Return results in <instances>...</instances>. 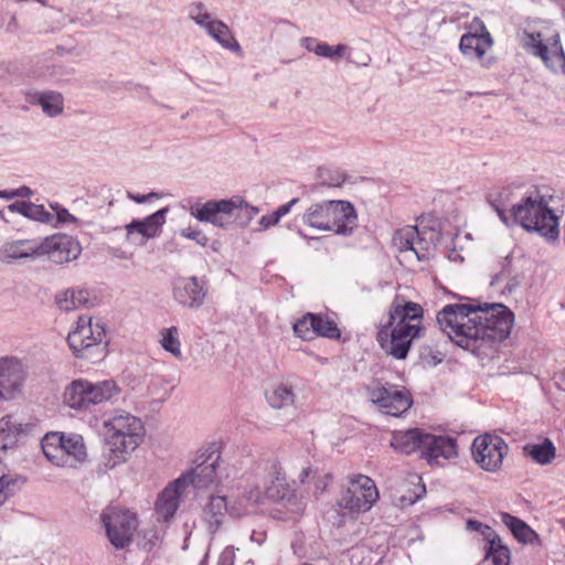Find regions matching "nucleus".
Returning a JSON list of instances; mask_svg holds the SVG:
<instances>
[{
    "instance_id": "1",
    "label": "nucleus",
    "mask_w": 565,
    "mask_h": 565,
    "mask_svg": "<svg viewBox=\"0 0 565 565\" xmlns=\"http://www.w3.org/2000/svg\"><path fill=\"white\" fill-rule=\"evenodd\" d=\"M437 323L458 347L481 356L509 337L513 313L501 303L447 305L438 312Z\"/></svg>"
},
{
    "instance_id": "2",
    "label": "nucleus",
    "mask_w": 565,
    "mask_h": 565,
    "mask_svg": "<svg viewBox=\"0 0 565 565\" xmlns=\"http://www.w3.org/2000/svg\"><path fill=\"white\" fill-rule=\"evenodd\" d=\"M106 447L105 468L114 469L125 462L128 456L139 446L143 435L141 420L125 411L115 412L104 422Z\"/></svg>"
},
{
    "instance_id": "3",
    "label": "nucleus",
    "mask_w": 565,
    "mask_h": 565,
    "mask_svg": "<svg viewBox=\"0 0 565 565\" xmlns=\"http://www.w3.org/2000/svg\"><path fill=\"white\" fill-rule=\"evenodd\" d=\"M511 216L527 232H536L547 241L558 238L557 216L540 194L524 198L513 205Z\"/></svg>"
},
{
    "instance_id": "4",
    "label": "nucleus",
    "mask_w": 565,
    "mask_h": 565,
    "mask_svg": "<svg viewBox=\"0 0 565 565\" xmlns=\"http://www.w3.org/2000/svg\"><path fill=\"white\" fill-rule=\"evenodd\" d=\"M41 447L45 458L60 468L77 469L88 458L83 436L74 433H47Z\"/></svg>"
},
{
    "instance_id": "5",
    "label": "nucleus",
    "mask_w": 565,
    "mask_h": 565,
    "mask_svg": "<svg viewBox=\"0 0 565 565\" xmlns=\"http://www.w3.org/2000/svg\"><path fill=\"white\" fill-rule=\"evenodd\" d=\"M120 393V387L113 380L93 383L79 379L66 386L64 402L70 408L89 411L96 405L117 401Z\"/></svg>"
},
{
    "instance_id": "6",
    "label": "nucleus",
    "mask_w": 565,
    "mask_h": 565,
    "mask_svg": "<svg viewBox=\"0 0 565 565\" xmlns=\"http://www.w3.org/2000/svg\"><path fill=\"white\" fill-rule=\"evenodd\" d=\"M521 43L527 53L540 57L550 71H561L565 75V52L556 30L545 25L540 30L524 31Z\"/></svg>"
},
{
    "instance_id": "7",
    "label": "nucleus",
    "mask_w": 565,
    "mask_h": 565,
    "mask_svg": "<svg viewBox=\"0 0 565 565\" xmlns=\"http://www.w3.org/2000/svg\"><path fill=\"white\" fill-rule=\"evenodd\" d=\"M104 338L105 329L99 323L93 324L90 317L81 316L76 328L68 333L67 343L76 356L97 362L106 354Z\"/></svg>"
},
{
    "instance_id": "8",
    "label": "nucleus",
    "mask_w": 565,
    "mask_h": 565,
    "mask_svg": "<svg viewBox=\"0 0 565 565\" xmlns=\"http://www.w3.org/2000/svg\"><path fill=\"white\" fill-rule=\"evenodd\" d=\"M377 500L379 491L375 482L367 476L356 475L350 479L337 504L351 514H359L371 510Z\"/></svg>"
},
{
    "instance_id": "9",
    "label": "nucleus",
    "mask_w": 565,
    "mask_h": 565,
    "mask_svg": "<svg viewBox=\"0 0 565 565\" xmlns=\"http://www.w3.org/2000/svg\"><path fill=\"white\" fill-rule=\"evenodd\" d=\"M263 470L270 482L267 488L268 498L278 501L290 513L299 514L305 509V498L297 489L286 483L280 465L276 460H267L264 462Z\"/></svg>"
},
{
    "instance_id": "10",
    "label": "nucleus",
    "mask_w": 565,
    "mask_h": 565,
    "mask_svg": "<svg viewBox=\"0 0 565 565\" xmlns=\"http://www.w3.org/2000/svg\"><path fill=\"white\" fill-rule=\"evenodd\" d=\"M243 204L244 199L236 195L231 199L191 203L188 207V212L199 222L211 223L216 227L224 228L230 224L234 211Z\"/></svg>"
},
{
    "instance_id": "11",
    "label": "nucleus",
    "mask_w": 565,
    "mask_h": 565,
    "mask_svg": "<svg viewBox=\"0 0 565 565\" xmlns=\"http://www.w3.org/2000/svg\"><path fill=\"white\" fill-rule=\"evenodd\" d=\"M102 523L109 542L116 548L128 546L138 526L135 513L118 508H109L102 514Z\"/></svg>"
},
{
    "instance_id": "12",
    "label": "nucleus",
    "mask_w": 565,
    "mask_h": 565,
    "mask_svg": "<svg viewBox=\"0 0 565 565\" xmlns=\"http://www.w3.org/2000/svg\"><path fill=\"white\" fill-rule=\"evenodd\" d=\"M367 396L386 415L398 417L412 406V397L405 387L396 385H383L375 382L367 386Z\"/></svg>"
},
{
    "instance_id": "13",
    "label": "nucleus",
    "mask_w": 565,
    "mask_h": 565,
    "mask_svg": "<svg viewBox=\"0 0 565 565\" xmlns=\"http://www.w3.org/2000/svg\"><path fill=\"white\" fill-rule=\"evenodd\" d=\"M509 447L498 435L484 434L475 438L472 456L475 461L486 471H498L507 456Z\"/></svg>"
},
{
    "instance_id": "14",
    "label": "nucleus",
    "mask_w": 565,
    "mask_h": 565,
    "mask_svg": "<svg viewBox=\"0 0 565 565\" xmlns=\"http://www.w3.org/2000/svg\"><path fill=\"white\" fill-rule=\"evenodd\" d=\"M220 455L214 452L201 454L193 461V466L179 478H184L183 487L192 486L196 491L210 489L218 484Z\"/></svg>"
},
{
    "instance_id": "15",
    "label": "nucleus",
    "mask_w": 565,
    "mask_h": 565,
    "mask_svg": "<svg viewBox=\"0 0 565 565\" xmlns=\"http://www.w3.org/2000/svg\"><path fill=\"white\" fill-rule=\"evenodd\" d=\"M28 376V367L21 359L17 356H1L0 398L12 401L20 396Z\"/></svg>"
},
{
    "instance_id": "16",
    "label": "nucleus",
    "mask_w": 565,
    "mask_h": 565,
    "mask_svg": "<svg viewBox=\"0 0 565 565\" xmlns=\"http://www.w3.org/2000/svg\"><path fill=\"white\" fill-rule=\"evenodd\" d=\"M420 329L407 327L406 330L396 327L379 326L376 340L381 348L397 360L406 359L413 341L420 339Z\"/></svg>"
},
{
    "instance_id": "17",
    "label": "nucleus",
    "mask_w": 565,
    "mask_h": 565,
    "mask_svg": "<svg viewBox=\"0 0 565 565\" xmlns=\"http://www.w3.org/2000/svg\"><path fill=\"white\" fill-rule=\"evenodd\" d=\"M493 45V39L486 25L477 21L475 32L465 33L459 42V50L462 55L471 61H478L482 67H490L493 63L492 57H487V53Z\"/></svg>"
},
{
    "instance_id": "18",
    "label": "nucleus",
    "mask_w": 565,
    "mask_h": 565,
    "mask_svg": "<svg viewBox=\"0 0 565 565\" xmlns=\"http://www.w3.org/2000/svg\"><path fill=\"white\" fill-rule=\"evenodd\" d=\"M423 315L424 310L420 305L408 301L402 296H396L388 308L387 321L380 326L396 327L402 330L411 327L420 329V334H424Z\"/></svg>"
},
{
    "instance_id": "19",
    "label": "nucleus",
    "mask_w": 565,
    "mask_h": 565,
    "mask_svg": "<svg viewBox=\"0 0 565 565\" xmlns=\"http://www.w3.org/2000/svg\"><path fill=\"white\" fill-rule=\"evenodd\" d=\"M168 212L169 209L163 207L145 218L132 220L125 226V241L134 246H145L149 239L159 235L161 227L166 223Z\"/></svg>"
},
{
    "instance_id": "20",
    "label": "nucleus",
    "mask_w": 565,
    "mask_h": 565,
    "mask_svg": "<svg viewBox=\"0 0 565 565\" xmlns=\"http://www.w3.org/2000/svg\"><path fill=\"white\" fill-rule=\"evenodd\" d=\"M468 531L479 532L486 541V559L491 565H510L511 552L502 539L494 532V530L477 520H468L466 522Z\"/></svg>"
},
{
    "instance_id": "21",
    "label": "nucleus",
    "mask_w": 565,
    "mask_h": 565,
    "mask_svg": "<svg viewBox=\"0 0 565 565\" xmlns=\"http://www.w3.org/2000/svg\"><path fill=\"white\" fill-rule=\"evenodd\" d=\"M206 292V288L194 276L180 277L173 282V299L190 309L200 308L204 303Z\"/></svg>"
},
{
    "instance_id": "22",
    "label": "nucleus",
    "mask_w": 565,
    "mask_h": 565,
    "mask_svg": "<svg viewBox=\"0 0 565 565\" xmlns=\"http://www.w3.org/2000/svg\"><path fill=\"white\" fill-rule=\"evenodd\" d=\"M49 254L51 260L57 264L76 259L81 254L77 241L67 235H53L41 243V254Z\"/></svg>"
},
{
    "instance_id": "23",
    "label": "nucleus",
    "mask_w": 565,
    "mask_h": 565,
    "mask_svg": "<svg viewBox=\"0 0 565 565\" xmlns=\"http://www.w3.org/2000/svg\"><path fill=\"white\" fill-rule=\"evenodd\" d=\"M330 228L338 235L349 236L358 226V215L352 203L342 200H330Z\"/></svg>"
},
{
    "instance_id": "24",
    "label": "nucleus",
    "mask_w": 565,
    "mask_h": 565,
    "mask_svg": "<svg viewBox=\"0 0 565 565\" xmlns=\"http://www.w3.org/2000/svg\"><path fill=\"white\" fill-rule=\"evenodd\" d=\"M423 455L429 465H440V459L449 460L458 456L457 441L450 436L427 434Z\"/></svg>"
},
{
    "instance_id": "25",
    "label": "nucleus",
    "mask_w": 565,
    "mask_h": 565,
    "mask_svg": "<svg viewBox=\"0 0 565 565\" xmlns=\"http://www.w3.org/2000/svg\"><path fill=\"white\" fill-rule=\"evenodd\" d=\"M183 480L184 478L173 480L158 495L154 509L163 521L171 519L180 505L185 490Z\"/></svg>"
},
{
    "instance_id": "26",
    "label": "nucleus",
    "mask_w": 565,
    "mask_h": 565,
    "mask_svg": "<svg viewBox=\"0 0 565 565\" xmlns=\"http://www.w3.org/2000/svg\"><path fill=\"white\" fill-rule=\"evenodd\" d=\"M35 255H41V244L31 239L7 242L0 248V262L4 264L32 258Z\"/></svg>"
},
{
    "instance_id": "27",
    "label": "nucleus",
    "mask_w": 565,
    "mask_h": 565,
    "mask_svg": "<svg viewBox=\"0 0 565 565\" xmlns=\"http://www.w3.org/2000/svg\"><path fill=\"white\" fill-rule=\"evenodd\" d=\"M26 100L31 105L40 106L42 111L49 117H57L64 111V97L55 90L30 92Z\"/></svg>"
},
{
    "instance_id": "28",
    "label": "nucleus",
    "mask_w": 565,
    "mask_h": 565,
    "mask_svg": "<svg viewBox=\"0 0 565 565\" xmlns=\"http://www.w3.org/2000/svg\"><path fill=\"white\" fill-rule=\"evenodd\" d=\"M427 434L418 428L394 431L391 446L398 452L409 455L417 449L424 451V438Z\"/></svg>"
},
{
    "instance_id": "29",
    "label": "nucleus",
    "mask_w": 565,
    "mask_h": 565,
    "mask_svg": "<svg viewBox=\"0 0 565 565\" xmlns=\"http://www.w3.org/2000/svg\"><path fill=\"white\" fill-rule=\"evenodd\" d=\"M330 200L312 203L301 215V221L307 226L328 232L330 228Z\"/></svg>"
},
{
    "instance_id": "30",
    "label": "nucleus",
    "mask_w": 565,
    "mask_h": 565,
    "mask_svg": "<svg viewBox=\"0 0 565 565\" xmlns=\"http://www.w3.org/2000/svg\"><path fill=\"white\" fill-rule=\"evenodd\" d=\"M235 508H228L226 498L223 495L211 497L204 508L203 518L207 524L209 531L214 533L222 524L226 512L234 514Z\"/></svg>"
},
{
    "instance_id": "31",
    "label": "nucleus",
    "mask_w": 565,
    "mask_h": 565,
    "mask_svg": "<svg viewBox=\"0 0 565 565\" xmlns=\"http://www.w3.org/2000/svg\"><path fill=\"white\" fill-rule=\"evenodd\" d=\"M500 519L519 542L523 544L540 543L539 534L523 520L507 512L501 513Z\"/></svg>"
},
{
    "instance_id": "32",
    "label": "nucleus",
    "mask_w": 565,
    "mask_h": 565,
    "mask_svg": "<svg viewBox=\"0 0 565 565\" xmlns=\"http://www.w3.org/2000/svg\"><path fill=\"white\" fill-rule=\"evenodd\" d=\"M209 36L215 40L221 46L232 52L241 50L239 43L233 36L230 28L221 20L214 19L205 26H202Z\"/></svg>"
},
{
    "instance_id": "33",
    "label": "nucleus",
    "mask_w": 565,
    "mask_h": 565,
    "mask_svg": "<svg viewBox=\"0 0 565 565\" xmlns=\"http://www.w3.org/2000/svg\"><path fill=\"white\" fill-rule=\"evenodd\" d=\"M26 427L12 415L2 417L0 419V449L7 450L14 447L19 436L26 431Z\"/></svg>"
},
{
    "instance_id": "34",
    "label": "nucleus",
    "mask_w": 565,
    "mask_h": 565,
    "mask_svg": "<svg viewBox=\"0 0 565 565\" xmlns=\"http://www.w3.org/2000/svg\"><path fill=\"white\" fill-rule=\"evenodd\" d=\"M12 213L21 214L22 216L44 224H51L54 221V214L45 210L42 204H35L30 201H17L8 206Z\"/></svg>"
},
{
    "instance_id": "35",
    "label": "nucleus",
    "mask_w": 565,
    "mask_h": 565,
    "mask_svg": "<svg viewBox=\"0 0 565 565\" xmlns=\"http://www.w3.org/2000/svg\"><path fill=\"white\" fill-rule=\"evenodd\" d=\"M523 452L534 462L545 466L553 461L556 449L550 439H544L539 444H526L523 447Z\"/></svg>"
},
{
    "instance_id": "36",
    "label": "nucleus",
    "mask_w": 565,
    "mask_h": 565,
    "mask_svg": "<svg viewBox=\"0 0 565 565\" xmlns=\"http://www.w3.org/2000/svg\"><path fill=\"white\" fill-rule=\"evenodd\" d=\"M266 399L273 408H285L294 405L295 392L291 385L280 383L267 391Z\"/></svg>"
},
{
    "instance_id": "37",
    "label": "nucleus",
    "mask_w": 565,
    "mask_h": 565,
    "mask_svg": "<svg viewBox=\"0 0 565 565\" xmlns=\"http://www.w3.org/2000/svg\"><path fill=\"white\" fill-rule=\"evenodd\" d=\"M56 305L63 311H72L88 302V292L83 289H66L55 297Z\"/></svg>"
},
{
    "instance_id": "38",
    "label": "nucleus",
    "mask_w": 565,
    "mask_h": 565,
    "mask_svg": "<svg viewBox=\"0 0 565 565\" xmlns=\"http://www.w3.org/2000/svg\"><path fill=\"white\" fill-rule=\"evenodd\" d=\"M301 484L313 483L315 495L323 493L332 481V476L328 472L312 469L311 467L305 468L299 475Z\"/></svg>"
},
{
    "instance_id": "39",
    "label": "nucleus",
    "mask_w": 565,
    "mask_h": 565,
    "mask_svg": "<svg viewBox=\"0 0 565 565\" xmlns=\"http://www.w3.org/2000/svg\"><path fill=\"white\" fill-rule=\"evenodd\" d=\"M436 247V233L434 231L418 230V237L415 238L413 254L417 260H427Z\"/></svg>"
},
{
    "instance_id": "40",
    "label": "nucleus",
    "mask_w": 565,
    "mask_h": 565,
    "mask_svg": "<svg viewBox=\"0 0 565 565\" xmlns=\"http://www.w3.org/2000/svg\"><path fill=\"white\" fill-rule=\"evenodd\" d=\"M160 345L175 359H182L181 341L179 329L174 326L164 328L160 331Z\"/></svg>"
},
{
    "instance_id": "41",
    "label": "nucleus",
    "mask_w": 565,
    "mask_h": 565,
    "mask_svg": "<svg viewBox=\"0 0 565 565\" xmlns=\"http://www.w3.org/2000/svg\"><path fill=\"white\" fill-rule=\"evenodd\" d=\"M417 237V226H405L395 232L393 236V245L399 253H413L415 238Z\"/></svg>"
},
{
    "instance_id": "42",
    "label": "nucleus",
    "mask_w": 565,
    "mask_h": 565,
    "mask_svg": "<svg viewBox=\"0 0 565 565\" xmlns=\"http://www.w3.org/2000/svg\"><path fill=\"white\" fill-rule=\"evenodd\" d=\"M315 337H324L329 339H338L341 335L335 322L321 315H316Z\"/></svg>"
},
{
    "instance_id": "43",
    "label": "nucleus",
    "mask_w": 565,
    "mask_h": 565,
    "mask_svg": "<svg viewBox=\"0 0 565 565\" xmlns=\"http://www.w3.org/2000/svg\"><path fill=\"white\" fill-rule=\"evenodd\" d=\"M189 18L200 28L205 26L214 18L209 12L207 7L201 1H194L188 7Z\"/></svg>"
},
{
    "instance_id": "44",
    "label": "nucleus",
    "mask_w": 565,
    "mask_h": 565,
    "mask_svg": "<svg viewBox=\"0 0 565 565\" xmlns=\"http://www.w3.org/2000/svg\"><path fill=\"white\" fill-rule=\"evenodd\" d=\"M315 321H316V315L315 313H307L301 319H299L297 322L294 323V332L297 337L301 338L302 340H311L315 337Z\"/></svg>"
},
{
    "instance_id": "45",
    "label": "nucleus",
    "mask_w": 565,
    "mask_h": 565,
    "mask_svg": "<svg viewBox=\"0 0 565 565\" xmlns=\"http://www.w3.org/2000/svg\"><path fill=\"white\" fill-rule=\"evenodd\" d=\"M263 469H264V463L262 466H259L257 475H264V478H265L264 486L257 484V486H255V488L250 489L245 494V500L248 503H250L252 505L260 504L264 502L265 498H268L267 488L270 484H267V481H269V479L266 477V472Z\"/></svg>"
},
{
    "instance_id": "46",
    "label": "nucleus",
    "mask_w": 565,
    "mask_h": 565,
    "mask_svg": "<svg viewBox=\"0 0 565 565\" xmlns=\"http://www.w3.org/2000/svg\"><path fill=\"white\" fill-rule=\"evenodd\" d=\"M412 486L415 487V491L409 494V495H406V494H402L399 498H398V502L402 507H407V505H412L414 504L415 502H417L426 492V488L425 486L422 483V480L418 476H412L409 481H408Z\"/></svg>"
},
{
    "instance_id": "47",
    "label": "nucleus",
    "mask_w": 565,
    "mask_h": 565,
    "mask_svg": "<svg viewBox=\"0 0 565 565\" xmlns=\"http://www.w3.org/2000/svg\"><path fill=\"white\" fill-rule=\"evenodd\" d=\"M347 50V46L343 44H339L337 46H331L324 42H318V46H316V54L318 56L334 58L341 56Z\"/></svg>"
},
{
    "instance_id": "48",
    "label": "nucleus",
    "mask_w": 565,
    "mask_h": 565,
    "mask_svg": "<svg viewBox=\"0 0 565 565\" xmlns=\"http://www.w3.org/2000/svg\"><path fill=\"white\" fill-rule=\"evenodd\" d=\"M502 284H504V288H508L510 291L512 288L516 287L520 284L518 278L510 277V269L507 266H504L502 270L499 274H497L490 282L491 286H499Z\"/></svg>"
},
{
    "instance_id": "49",
    "label": "nucleus",
    "mask_w": 565,
    "mask_h": 565,
    "mask_svg": "<svg viewBox=\"0 0 565 565\" xmlns=\"http://www.w3.org/2000/svg\"><path fill=\"white\" fill-rule=\"evenodd\" d=\"M51 209L55 212L54 220L60 224L77 223L78 220L68 212V210L62 207L58 203H51Z\"/></svg>"
},
{
    "instance_id": "50",
    "label": "nucleus",
    "mask_w": 565,
    "mask_h": 565,
    "mask_svg": "<svg viewBox=\"0 0 565 565\" xmlns=\"http://www.w3.org/2000/svg\"><path fill=\"white\" fill-rule=\"evenodd\" d=\"M180 235L184 238L196 242L200 246H205L209 242V238L201 230L185 227L180 231Z\"/></svg>"
},
{
    "instance_id": "51",
    "label": "nucleus",
    "mask_w": 565,
    "mask_h": 565,
    "mask_svg": "<svg viewBox=\"0 0 565 565\" xmlns=\"http://www.w3.org/2000/svg\"><path fill=\"white\" fill-rule=\"evenodd\" d=\"M235 562V548L233 546H226L220 557L217 565H234Z\"/></svg>"
},
{
    "instance_id": "52",
    "label": "nucleus",
    "mask_w": 565,
    "mask_h": 565,
    "mask_svg": "<svg viewBox=\"0 0 565 565\" xmlns=\"http://www.w3.org/2000/svg\"><path fill=\"white\" fill-rule=\"evenodd\" d=\"M278 223L279 218L276 216L275 212H273L271 214L264 215L258 221L259 231H266Z\"/></svg>"
},
{
    "instance_id": "53",
    "label": "nucleus",
    "mask_w": 565,
    "mask_h": 565,
    "mask_svg": "<svg viewBox=\"0 0 565 565\" xmlns=\"http://www.w3.org/2000/svg\"><path fill=\"white\" fill-rule=\"evenodd\" d=\"M127 198L136 203H146L148 202L150 199L154 198V199H159L160 198V194L157 193V192H150L148 194H135L130 191L127 192Z\"/></svg>"
},
{
    "instance_id": "54",
    "label": "nucleus",
    "mask_w": 565,
    "mask_h": 565,
    "mask_svg": "<svg viewBox=\"0 0 565 565\" xmlns=\"http://www.w3.org/2000/svg\"><path fill=\"white\" fill-rule=\"evenodd\" d=\"M298 201H299V199L295 198V199L290 200L289 202L280 205L276 211H274L276 216L280 220L285 215H287L291 211L292 206L298 203Z\"/></svg>"
},
{
    "instance_id": "55",
    "label": "nucleus",
    "mask_w": 565,
    "mask_h": 565,
    "mask_svg": "<svg viewBox=\"0 0 565 565\" xmlns=\"http://www.w3.org/2000/svg\"><path fill=\"white\" fill-rule=\"evenodd\" d=\"M237 210H244V215L246 216V218L248 221L254 218V216L256 214H258V212H259L258 207L249 205L245 200H244V204L241 207H238Z\"/></svg>"
},
{
    "instance_id": "56",
    "label": "nucleus",
    "mask_w": 565,
    "mask_h": 565,
    "mask_svg": "<svg viewBox=\"0 0 565 565\" xmlns=\"http://www.w3.org/2000/svg\"><path fill=\"white\" fill-rule=\"evenodd\" d=\"M345 182V175L340 172V171H335L330 180L328 181V185L330 186H340L341 184H343Z\"/></svg>"
},
{
    "instance_id": "57",
    "label": "nucleus",
    "mask_w": 565,
    "mask_h": 565,
    "mask_svg": "<svg viewBox=\"0 0 565 565\" xmlns=\"http://www.w3.org/2000/svg\"><path fill=\"white\" fill-rule=\"evenodd\" d=\"M491 205L497 211L500 220L503 223L508 224V215H507L505 209L503 206V203H497V200H493V201H491Z\"/></svg>"
},
{
    "instance_id": "58",
    "label": "nucleus",
    "mask_w": 565,
    "mask_h": 565,
    "mask_svg": "<svg viewBox=\"0 0 565 565\" xmlns=\"http://www.w3.org/2000/svg\"><path fill=\"white\" fill-rule=\"evenodd\" d=\"M301 46L305 47L309 52L316 53V46H318V40L313 38H303L301 39Z\"/></svg>"
},
{
    "instance_id": "59",
    "label": "nucleus",
    "mask_w": 565,
    "mask_h": 565,
    "mask_svg": "<svg viewBox=\"0 0 565 565\" xmlns=\"http://www.w3.org/2000/svg\"><path fill=\"white\" fill-rule=\"evenodd\" d=\"M15 198H31L33 195V191L26 186L22 185L18 189H14Z\"/></svg>"
},
{
    "instance_id": "60",
    "label": "nucleus",
    "mask_w": 565,
    "mask_h": 565,
    "mask_svg": "<svg viewBox=\"0 0 565 565\" xmlns=\"http://www.w3.org/2000/svg\"><path fill=\"white\" fill-rule=\"evenodd\" d=\"M265 532L253 531V533L250 534V541L257 543L258 545H262L265 542Z\"/></svg>"
},
{
    "instance_id": "61",
    "label": "nucleus",
    "mask_w": 565,
    "mask_h": 565,
    "mask_svg": "<svg viewBox=\"0 0 565 565\" xmlns=\"http://www.w3.org/2000/svg\"><path fill=\"white\" fill-rule=\"evenodd\" d=\"M0 199H4V200L15 199L14 189H12V190H1L0 191Z\"/></svg>"
},
{
    "instance_id": "62",
    "label": "nucleus",
    "mask_w": 565,
    "mask_h": 565,
    "mask_svg": "<svg viewBox=\"0 0 565 565\" xmlns=\"http://www.w3.org/2000/svg\"><path fill=\"white\" fill-rule=\"evenodd\" d=\"M115 256L119 257V258H122V259H126L127 256L125 255L124 252H120V253H116Z\"/></svg>"
},
{
    "instance_id": "63",
    "label": "nucleus",
    "mask_w": 565,
    "mask_h": 565,
    "mask_svg": "<svg viewBox=\"0 0 565 565\" xmlns=\"http://www.w3.org/2000/svg\"><path fill=\"white\" fill-rule=\"evenodd\" d=\"M12 24H13V25H15V24H17V18H15V15H13V17L11 18L10 25H12Z\"/></svg>"
}]
</instances>
